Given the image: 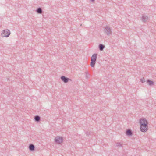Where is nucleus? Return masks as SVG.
I'll list each match as a JSON object with an SVG mask.
<instances>
[{"instance_id":"12","label":"nucleus","mask_w":156,"mask_h":156,"mask_svg":"<svg viewBox=\"0 0 156 156\" xmlns=\"http://www.w3.org/2000/svg\"><path fill=\"white\" fill-rule=\"evenodd\" d=\"M34 120L35 121L38 122H40L41 120V118L40 116L38 115H36L34 117Z\"/></svg>"},{"instance_id":"18","label":"nucleus","mask_w":156,"mask_h":156,"mask_svg":"<svg viewBox=\"0 0 156 156\" xmlns=\"http://www.w3.org/2000/svg\"><path fill=\"white\" fill-rule=\"evenodd\" d=\"M85 73L86 74H88V72H86Z\"/></svg>"},{"instance_id":"9","label":"nucleus","mask_w":156,"mask_h":156,"mask_svg":"<svg viewBox=\"0 0 156 156\" xmlns=\"http://www.w3.org/2000/svg\"><path fill=\"white\" fill-rule=\"evenodd\" d=\"M126 134L129 136H132L133 135V132L130 129H128L126 131Z\"/></svg>"},{"instance_id":"6","label":"nucleus","mask_w":156,"mask_h":156,"mask_svg":"<svg viewBox=\"0 0 156 156\" xmlns=\"http://www.w3.org/2000/svg\"><path fill=\"white\" fill-rule=\"evenodd\" d=\"M61 80L65 83H67L69 80H71L64 76H62L61 77Z\"/></svg>"},{"instance_id":"2","label":"nucleus","mask_w":156,"mask_h":156,"mask_svg":"<svg viewBox=\"0 0 156 156\" xmlns=\"http://www.w3.org/2000/svg\"><path fill=\"white\" fill-rule=\"evenodd\" d=\"M10 34V31L8 29L5 30H3L2 34V36L4 37H8Z\"/></svg>"},{"instance_id":"13","label":"nucleus","mask_w":156,"mask_h":156,"mask_svg":"<svg viewBox=\"0 0 156 156\" xmlns=\"http://www.w3.org/2000/svg\"><path fill=\"white\" fill-rule=\"evenodd\" d=\"M99 48L100 51L103 50L105 48V46L102 44H100L99 45Z\"/></svg>"},{"instance_id":"15","label":"nucleus","mask_w":156,"mask_h":156,"mask_svg":"<svg viewBox=\"0 0 156 156\" xmlns=\"http://www.w3.org/2000/svg\"><path fill=\"white\" fill-rule=\"evenodd\" d=\"M140 81L142 83H144L145 82V79L144 78H143L141 79L140 80Z\"/></svg>"},{"instance_id":"19","label":"nucleus","mask_w":156,"mask_h":156,"mask_svg":"<svg viewBox=\"0 0 156 156\" xmlns=\"http://www.w3.org/2000/svg\"><path fill=\"white\" fill-rule=\"evenodd\" d=\"M92 2H94V0H90Z\"/></svg>"},{"instance_id":"3","label":"nucleus","mask_w":156,"mask_h":156,"mask_svg":"<svg viewBox=\"0 0 156 156\" xmlns=\"http://www.w3.org/2000/svg\"><path fill=\"white\" fill-rule=\"evenodd\" d=\"M139 122L140 124V126H148V122L145 119H140Z\"/></svg>"},{"instance_id":"7","label":"nucleus","mask_w":156,"mask_h":156,"mask_svg":"<svg viewBox=\"0 0 156 156\" xmlns=\"http://www.w3.org/2000/svg\"><path fill=\"white\" fill-rule=\"evenodd\" d=\"M140 129L141 132H145L148 129V126H140Z\"/></svg>"},{"instance_id":"5","label":"nucleus","mask_w":156,"mask_h":156,"mask_svg":"<svg viewBox=\"0 0 156 156\" xmlns=\"http://www.w3.org/2000/svg\"><path fill=\"white\" fill-rule=\"evenodd\" d=\"M63 141V139L62 137L57 136L56 137L55 139V142L57 144H60Z\"/></svg>"},{"instance_id":"10","label":"nucleus","mask_w":156,"mask_h":156,"mask_svg":"<svg viewBox=\"0 0 156 156\" xmlns=\"http://www.w3.org/2000/svg\"><path fill=\"white\" fill-rule=\"evenodd\" d=\"M29 149L31 151H34L35 150V146L33 144H30L29 146Z\"/></svg>"},{"instance_id":"11","label":"nucleus","mask_w":156,"mask_h":156,"mask_svg":"<svg viewBox=\"0 0 156 156\" xmlns=\"http://www.w3.org/2000/svg\"><path fill=\"white\" fill-rule=\"evenodd\" d=\"M147 84L149 85L150 86H152L154 85V82L150 80L149 79H147Z\"/></svg>"},{"instance_id":"4","label":"nucleus","mask_w":156,"mask_h":156,"mask_svg":"<svg viewBox=\"0 0 156 156\" xmlns=\"http://www.w3.org/2000/svg\"><path fill=\"white\" fill-rule=\"evenodd\" d=\"M104 31L107 34V36H110L112 34V31L109 27L107 26L105 27Z\"/></svg>"},{"instance_id":"20","label":"nucleus","mask_w":156,"mask_h":156,"mask_svg":"<svg viewBox=\"0 0 156 156\" xmlns=\"http://www.w3.org/2000/svg\"><path fill=\"white\" fill-rule=\"evenodd\" d=\"M87 135L88 134V132H87Z\"/></svg>"},{"instance_id":"14","label":"nucleus","mask_w":156,"mask_h":156,"mask_svg":"<svg viewBox=\"0 0 156 156\" xmlns=\"http://www.w3.org/2000/svg\"><path fill=\"white\" fill-rule=\"evenodd\" d=\"M36 12L37 13L41 14L42 12V10L41 8L39 7L37 9Z\"/></svg>"},{"instance_id":"17","label":"nucleus","mask_w":156,"mask_h":156,"mask_svg":"<svg viewBox=\"0 0 156 156\" xmlns=\"http://www.w3.org/2000/svg\"><path fill=\"white\" fill-rule=\"evenodd\" d=\"M88 77V75L87 74H86V78L87 79Z\"/></svg>"},{"instance_id":"1","label":"nucleus","mask_w":156,"mask_h":156,"mask_svg":"<svg viewBox=\"0 0 156 156\" xmlns=\"http://www.w3.org/2000/svg\"><path fill=\"white\" fill-rule=\"evenodd\" d=\"M97 54H93L91 56V62L90 63V66L92 67H94L95 66L97 58Z\"/></svg>"},{"instance_id":"16","label":"nucleus","mask_w":156,"mask_h":156,"mask_svg":"<svg viewBox=\"0 0 156 156\" xmlns=\"http://www.w3.org/2000/svg\"><path fill=\"white\" fill-rule=\"evenodd\" d=\"M116 146L117 147H119L122 146V145L119 143H117L116 144Z\"/></svg>"},{"instance_id":"8","label":"nucleus","mask_w":156,"mask_h":156,"mask_svg":"<svg viewBox=\"0 0 156 156\" xmlns=\"http://www.w3.org/2000/svg\"><path fill=\"white\" fill-rule=\"evenodd\" d=\"M148 17L147 16L144 15H142V20L143 22H145L148 20Z\"/></svg>"}]
</instances>
